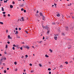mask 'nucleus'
I'll return each instance as SVG.
<instances>
[{"label":"nucleus","instance_id":"f257e3e1","mask_svg":"<svg viewBox=\"0 0 74 74\" xmlns=\"http://www.w3.org/2000/svg\"><path fill=\"white\" fill-rule=\"evenodd\" d=\"M55 36H55L54 37V38L55 39V40H57V36H57V35H55Z\"/></svg>","mask_w":74,"mask_h":74},{"label":"nucleus","instance_id":"f03ea898","mask_svg":"<svg viewBox=\"0 0 74 74\" xmlns=\"http://www.w3.org/2000/svg\"><path fill=\"white\" fill-rule=\"evenodd\" d=\"M24 47L25 48H27V49H29V47L28 46H25Z\"/></svg>","mask_w":74,"mask_h":74},{"label":"nucleus","instance_id":"7ed1b4c3","mask_svg":"<svg viewBox=\"0 0 74 74\" xmlns=\"http://www.w3.org/2000/svg\"><path fill=\"white\" fill-rule=\"evenodd\" d=\"M57 16H60V14H59V13H57Z\"/></svg>","mask_w":74,"mask_h":74},{"label":"nucleus","instance_id":"20e7f679","mask_svg":"<svg viewBox=\"0 0 74 74\" xmlns=\"http://www.w3.org/2000/svg\"><path fill=\"white\" fill-rule=\"evenodd\" d=\"M42 19L43 20H45V16H43V17L42 18Z\"/></svg>","mask_w":74,"mask_h":74},{"label":"nucleus","instance_id":"39448f33","mask_svg":"<svg viewBox=\"0 0 74 74\" xmlns=\"http://www.w3.org/2000/svg\"><path fill=\"white\" fill-rule=\"evenodd\" d=\"M1 9V11H4V10L3 7H2Z\"/></svg>","mask_w":74,"mask_h":74},{"label":"nucleus","instance_id":"423d86ee","mask_svg":"<svg viewBox=\"0 0 74 74\" xmlns=\"http://www.w3.org/2000/svg\"><path fill=\"white\" fill-rule=\"evenodd\" d=\"M40 16H42V13L41 12L40 13Z\"/></svg>","mask_w":74,"mask_h":74},{"label":"nucleus","instance_id":"0eeeda50","mask_svg":"<svg viewBox=\"0 0 74 74\" xmlns=\"http://www.w3.org/2000/svg\"><path fill=\"white\" fill-rule=\"evenodd\" d=\"M45 28L46 29H47V30H48V27L47 26H46L45 27Z\"/></svg>","mask_w":74,"mask_h":74},{"label":"nucleus","instance_id":"6e6552de","mask_svg":"<svg viewBox=\"0 0 74 74\" xmlns=\"http://www.w3.org/2000/svg\"><path fill=\"white\" fill-rule=\"evenodd\" d=\"M66 30H69V29H68V27H66Z\"/></svg>","mask_w":74,"mask_h":74},{"label":"nucleus","instance_id":"1a4fd4ad","mask_svg":"<svg viewBox=\"0 0 74 74\" xmlns=\"http://www.w3.org/2000/svg\"><path fill=\"white\" fill-rule=\"evenodd\" d=\"M18 34V31H16V32L15 34Z\"/></svg>","mask_w":74,"mask_h":74},{"label":"nucleus","instance_id":"9d476101","mask_svg":"<svg viewBox=\"0 0 74 74\" xmlns=\"http://www.w3.org/2000/svg\"><path fill=\"white\" fill-rule=\"evenodd\" d=\"M10 7L11 8H13V6L12 5H10Z\"/></svg>","mask_w":74,"mask_h":74},{"label":"nucleus","instance_id":"9b49d317","mask_svg":"<svg viewBox=\"0 0 74 74\" xmlns=\"http://www.w3.org/2000/svg\"><path fill=\"white\" fill-rule=\"evenodd\" d=\"M68 6H70L71 5V3H70L69 4H68Z\"/></svg>","mask_w":74,"mask_h":74},{"label":"nucleus","instance_id":"f8f14e48","mask_svg":"<svg viewBox=\"0 0 74 74\" xmlns=\"http://www.w3.org/2000/svg\"><path fill=\"white\" fill-rule=\"evenodd\" d=\"M69 47L68 48V49H70V48H71V46L70 45H69Z\"/></svg>","mask_w":74,"mask_h":74},{"label":"nucleus","instance_id":"ddd939ff","mask_svg":"<svg viewBox=\"0 0 74 74\" xmlns=\"http://www.w3.org/2000/svg\"><path fill=\"white\" fill-rule=\"evenodd\" d=\"M45 57H46L47 58H48V57H49V56H48V55H45Z\"/></svg>","mask_w":74,"mask_h":74},{"label":"nucleus","instance_id":"4468645a","mask_svg":"<svg viewBox=\"0 0 74 74\" xmlns=\"http://www.w3.org/2000/svg\"><path fill=\"white\" fill-rule=\"evenodd\" d=\"M0 24H1V25H3V23L2 22H0Z\"/></svg>","mask_w":74,"mask_h":74},{"label":"nucleus","instance_id":"2eb2a0df","mask_svg":"<svg viewBox=\"0 0 74 74\" xmlns=\"http://www.w3.org/2000/svg\"><path fill=\"white\" fill-rule=\"evenodd\" d=\"M6 48H8V45H6V47H5Z\"/></svg>","mask_w":74,"mask_h":74},{"label":"nucleus","instance_id":"dca6fc26","mask_svg":"<svg viewBox=\"0 0 74 74\" xmlns=\"http://www.w3.org/2000/svg\"><path fill=\"white\" fill-rule=\"evenodd\" d=\"M49 51H50L51 52H52V50H51V49H50L49 50Z\"/></svg>","mask_w":74,"mask_h":74},{"label":"nucleus","instance_id":"f3484780","mask_svg":"<svg viewBox=\"0 0 74 74\" xmlns=\"http://www.w3.org/2000/svg\"><path fill=\"white\" fill-rule=\"evenodd\" d=\"M14 63L15 65H16V64H17V62H15Z\"/></svg>","mask_w":74,"mask_h":74},{"label":"nucleus","instance_id":"a211bd4d","mask_svg":"<svg viewBox=\"0 0 74 74\" xmlns=\"http://www.w3.org/2000/svg\"><path fill=\"white\" fill-rule=\"evenodd\" d=\"M3 60H6V58H5V57L4 58H3Z\"/></svg>","mask_w":74,"mask_h":74},{"label":"nucleus","instance_id":"6ab92c4d","mask_svg":"<svg viewBox=\"0 0 74 74\" xmlns=\"http://www.w3.org/2000/svg\"><path fill=\"white\" fill-rule=\"evenodd\" d=\"M39 66L40 67H41V66H42V65L41 64H39Z\"/></svg>","mask_w":74,"mask_h":74},{"label":"nucleus","instance_id":"aec40b11","mask_svg":"<svg viewBox=\"0 0 74 74\" xmlns=\"http://www.w3.org/2000/svg\"><path fill=\"white\" fill-rule=\"evenodd\" d=\"M4 3H7V0H6L5 1H4Z\"/></svg>","mask_w":74,"mask_h":74},{"label":"nucleus","instance_id":"412c9836","mask_svg":"<svg viewBox=\"0 0 74 74\" xmlns=\"http://www.w3.org/2000/svg\"><path fill=\"white\" fill-rule=\"evenodd\" d=\"M65 63H66V64H68V62H65Z\"/></svg>","mask_w":74,"mask_h":74},{"label":"nucleus","instance_id":"4be33fe9","mask_svg":"<svg viewBox=\"0 0 74 74\" xmlns=\"http://www.w3.org/2000/svg\"><path fill=\"white\" fill-rule=\"evenodd\" d=\"M42 42V41H40L39 42V43H40H40H41V42Z\"/></svg>","mask_w":74,"mask_h":74},{"label":"nucleus","instance_id":"5701e85b","mask_svg":"<svg viewBox=\"0 0 74 74\" xmlns=\"http://www.w3.org/2000/svg\"><path fill=\"white\" fill-rule=\"evenodd\" d=\"M12 49L13 50H15V47H13V48H12Z\"/></svg>","mask_w":74,"mask_h":74},{"label":"nucleus","instance_id":"b1692460","mask_svg":"<svg viewBox=\"0 0 74 74\" xmlns=\"http://www.w3.org/2000/svg\"><path fill=\"white\" fill-rule=\"evenodd\" d=\"M10 37V36L9 35H8V38H9Z\"/></svg>","mask_w":74,"mask_h":74},{"label":"nucleus","instance_id":"393cba45","mask_svg":"<svg viewBox=\"0 0 74 74\" xmlns=\"http://www.w3.org/2000/svg\"><path fill=\"white\" fill-rule=\"evenodd\" d=\"M51 70V69L50 68L48 69V70H49V71H50V70Z\"/></svg>","mask_w":74,"mask_h":74},{"label":"nucleus","instance_id":"a878e982","mask_svg":"<svg viewBox=\"0 0 74 74\" xmlns=\"http://www.w3.org/2000/svg\"><path fill=\"white\" fill-rule=\"evenodd\" d=\"M64 16L63 15H62V19H64Z\"/></svg>","mask_w":74,"mask_h":74},{"label":"nucleus","instance_id":"bb28decb","mask_svg":"<svg viewBox=\"0 0 74 74\" xmlns=\"http://www.w3.org/2000/svg\"><path fill=\"white\" fill-rule=\"evenodd\" d=\"M23 10H24V9H23V8H22L21 9V11H23Z\"/></svg>","mask_w":74,"mask_h":74},{"label":"nucleus","instance_id":"cd10ccee","mask_svg":"<svg viewBox=\"0 0 74 74\" xmlns=\"http://www.w3.org/2000/svg\"><path fill=\"white\" fill-rule=\"evenodd\" d=\"M3 14H5V12H3Z\"/></svg>","mask_w":74,"mask_h":74},{"label":"nucleus","instance_id":"c85d7f7f","mask_svg":"<svg viewBox=\"0 0 74 74\" xmlns=\"http://www.w3.org/2000/svg\"><path fill=\"white\" fill-rule=\"evenodd\" d=\"M17 37L18 38H20V36H17Z\"/></svg>","mask_w":74,"mask_h":74},{"label":"nucleus","instance_id":"c756f323","mask_svg":"<svg viewBox=\"0 0 74 74\" xmlns=\"http://www.w3.org/2000/svg\"><path fill=\"white\" fill-rule=\"evenodd\" d=\"M24 12H26V10H24Z\"/></svg>","mask_w":74,"mask_h":74},{"label":"nucleus","instance_id":"7c9ffc66","mask_svg":"<svg viewBox=\"0 0 74 74\" xmlns=\"http://www.w3.org/2000/svg\"><path fill=\"white\" fill-rule=\"evenodd\" d=\"M47 33L48 34H49V31H48L47 32Z\"/></svg>","mask_w":74,"mask_h":74},{"label":"nucleus","instance_id":"2f4dec72","mask_svg":"<svg viewBox=\"0 0 74 74\" xmlns=\"http://www.w3.org/2000/svg\"><path fill=\"white\" fill-rule=\"evenodd\" d=\"M63 67V66H62V65H61L60 67V68H62V67Z\"/></svg>","mask_w":74,"mask_h":74},{"label":"nucleus","instance_id":"473e14b6","mask_svg":"<svg viewBox=\"0 0 74 74\" xmlns=\"http://www.w3.org/2000/svg\"><path fill=\"white\" fill-rule=\"evenodd\" d=\"M25 57L26 58H27V57H28V56H27V55H25Z\"/></svg>","mask_w":74,"mask_h":74},{"label":"nucleus","instance_id":"72a5a7b5","mask_svg":"<svg viewBox=\"0 0 74 74\" xmlns=\"http://www.w3.org/2000/svg\"><path fill=\"white\" fill-rule=\"evenodd\" d=\"M23 48H22V47H21L20 48V49L21 50H22Z\"/></svg>","mask_w":74,"mask_h":74},{"label":"nucleus","instance_id":"f704fd0d","mask_svg":"<svg viewBox=\"0 0 74 74\" xmlns=\"http://www.w3.org/2000/svg\"><path fill=\"white\" fill-rule=\"evenodd\" d=\"M62 35H63V36H64V33H62Z\"/></svg>","mask_w":74,"mask_h":74},{"label":"nucleus","instance_id":"c9c22d12","mask_svg":"<svg viewBox=\"0 0 74 74\" xmlns=\"http://www.w3.org/2000/svg\"><path fill=\"white\" fill-rule=\"evenodd\" d=\"M12 4H15V2H13Z\"/></svg>","mask_w":74,"mask_h":74},{"label":"nucleus","instance_id":"e433bc0d","mask_svg":"<svg viewBox=\"0 0 74 74\" xmlns=\"http://www.w3.org/2000/svg\"><path fill=\"white\" fill-rule=\"evenodd\" d=\"M4 73H6V71H4Z\"/></svg>","mask_w":74,"mask_h":74},{"label":"nucleus","instance_id":"4c0bfd02","mask_svg":"<svg viewBox=\"0 0 74 74\" xmlns=\"http://www.w3.org/2000/svg\"><path fill=\"white\" fill-rule=\"evenodd\" d=\"M38 15H39L38 14H36V16H38Z\"/></svg>","mask_w":74,"mask_h":74},{"label":"nucleus","instance_id":"58836bf2","mask_svg":"<svg viewBox=\"0 0 74 74\" xmlns=\"http://www.w3.org/2000/svg\"><path fill=\"white\" fill-rule=\"evenodd\" d=\"M26 33L27 34H28V32H27V31H26Z\"/></svg>","mask_w":74,"mask_h":74},{"label":"nucleus","instance_id":"ea45409f","mask_svg":"<svg viewBox=\"0 0 74 74\" xmlns=\"http://www.w3.org/2000/svg\"><path fill=\"white\" fill-rule=\"evenodd\" d=\"M13 47H16V45H13Z\"/></svg>","mask_w":74,"mask_h":74},{"label":"nucleus","instance_id":"a19ab883","mask_svg":"<svg viewBox=\"0 0 74 74\" xmlns=\"http://www.w3.org/2000/svg\"><path fill=\"white\" fill-rule=\"evenodd\" d=\"M49 74H51V72L50 71L49 72Z\"/></svg>","mask_w":74,"mask_h":74},{"label":"nucleus","instance_id":"79ce46f5","mask_svg":"<svg viewBox=\"0 0 74 74\" xmlns=\"http://www.w3.org/2000/svg\"><path fill=\"white\" fill-rule=\"evenodd\" d=\"M7 43L8 44H10V42H9V41H8V42Z\"/></svg>","mask_w":74,"mask_h":74},{"label":"nucleus","instance_id":"37998d69","mask_svg":"<svg viewBox=\"0 0 74 74\" xmlns=\"http://www.w3.org/2000/svg\"><path fill=\"white\" fill-rule=\"evenodd\" d=\"M8 16H10V14H8Z\"/></svg>","mask_w":74,"mask_h":74},{"label":"nucleus","instance_id":"c03bdc74","mask_svg":"<svg viewBox=\"0 0 74 74\" xmlns=\"http://www.w3.org/2000/svg\"><path fill=\"white\" fill-rule=\"evenodd\" d=\"M19 31H20L21 30V28H19Z\"/></svg>","mask_w":74,"mask_h":74},{"label":"nucleus","instance_id":"a18cd8bd","mask_svg":"<svg viewBox=\"0 0 74 74\" xmlns=\"http://www.w3.org/2000/svg\"><path fill=\"white\" fill-rule=\"evenodd\" d=\"M44 39H45V38L44 37V36H43V40H44Z\"/></svg>","mask_w":74,"mask_h":74},{"label":"nucleus","instance_id":"49530a36","mask_svg":"<svg viewBox=\"0 0 74 74\" xmlns=\"http://www.w3.org/2000/svg\"><path fill=\"white\" fill-rule=\"evenodd\" d=\"M16 30H18V28H16Z\"/></svg>","mask_w":74,"mask_h":74},{"label":"nucleus","instance_id":"de8ad7c7","mask_svg":"<svg viewBox=\"0 0 74 74\" xmlns=\"http://www.w3.org/2000/svg\"><path fill=\"white\" fill-rule=\"evenodd\" d=\"M29 65L30 66H32V64H30Z\"/></svg>","mask_w":74,"mask_h":74},{"label":"nucleus","instance_id":"09e8293b","mask_svg":"<svg viewBox=\"0 0 74 74\" xmlns=\"http://www.w3.org/2000/svg\"><path fill=\"white\" fill-rule=\"evenodd\" d=\"M42 27L43 28V29H44L45 28V27H44V26H42Z\"/></svg>","mask_w":74,"mask_h":74},{"label":"nucleus","instance_id":"8fccbe9b","mask_svg":"<svg viewBox=\"0 0 74 74\" xmlns=\"http://www.w3.org/2000/svg\"><path fill=\"white\" fill-rule=\"evenodd\" d=\"M9 38V39H12V38L10 37Z\"/></svg>","mask_w":74,"mask_h":74},{"label":"nucleus","instance_id":"3c124183","mask_svg":"<svg viewBox=\"0 0 74 74\" xmlns=\"http://www.w3.org/2000/svg\"><path fill=\"white\" fill-rule=\"evenodd\" d=\"M18 46H19V45H17L16 46V47H18Z\"/></svg>","mask_w":74,"mask_h":74},{"label":"nucleus","instance_id":"603ef678","mask_svg":"<svg viewBox=\"0 0 74 74\" xmlns=\"http://www.w3.org/2000/svg\"><path fill=\"white\" fill-rule=\"evenodd\" d=\"M3 66H5V63H3Z\"/></svg>","mask_w":74,"mask_h":74},{"label":"nucleus","instance_id":"864d4df0","mask_svg":"<svg viewBox=\"0 0 74 74\" xmlns=\"http://www.w3.org/2000/svg\"><path fill=\"white\" fill-rule=\"evenodd\" d=\"M3 16H5H5H5V14H3Z\"/></svg>","mask_w":74,"mask_h":74},{"label":"nucleus","instance_id":"5fc2aeb1","mask_svg":"<svg viewBox=\"0 0 74 74\" xmlns=\"http://www.w3.org/2000/svg\"><path fill=\"white\" fill-rule=\"evenodd\" d=\"M17 70H18V69H16L15 70V71H17Z\"/></svg>","mask_w":74,"mask_h":74},{"label":"nucleus","instance_id":"6e6d98bb","mask_svg":"<svg viewBox=\"0 0 74 74\" xmlns=\"http://www.w3.org/2000/svg\"><path fill=\"white\" fill-rule=\"evenodd\" d=\"M36 13H37V14H38V11H37V12H36Z\"/></svg>","mask_w":74,"mask_h":74},{"label":"nucleus","instance_id":"4d7b16f0","mask_svg":"<svg viewBox=\"0 0 74 74\" xmlns=\"http://www.w3.org/2000/svg\"><path fill=\"white\" fill-rule=\"evenodd\" d=\"M24 57V56H22L21 58H23Z\"/></svg>","mask_w":74,"mask_h":74},{"label":"nucleus","instance_id":"13d9d810","mask_svg":"<svg viewBox=\"0 0 74 74\" xmlns=\"http://www.w3.org/2000/svg\"><path fill=\"white\" fill-rule=\"evenodd\" d=\"M56 3H55L54 4V5H55V6H56Z\"/></svg>","mask_w":74,"mask_h":74},{"label":"nucleus","instance_id":"bf43d9fd","mask_svg":"<svg viewBox=\"0 0 74 74\" xmlns=\"http://www.w3.org/2000/svg\"><path fill=\"white\" fill-rule=\"evenodd\" d=\"M72 18L73 19H74V17L73 16L72 17Z\"/></svg>","mask_w":74,"mask_h":74},{"label":"nucleus","instance_id":"052dcab7","mask_svg":"<svg viewBox=\"0 0 74 74\" xmlns=\"http://www.w3.org/2000/svg\"><path fill=\"white\" fill-rule=\"evenodd\" d=\"M21 19H23V17H22L21 18Z\"/></svg>","mask_w":74,"mask_h":74},{"label":"nucleus","instance_id":"680f3d73","mask_svg":"<svg viewBox=\"0 0 74 74\" xmlns=\"http://www.w3.org/2000/svg\"><path fill=\"white\" fill-rule=\"evenodd\" d=\"M7 69L8 70H9V68H7Z\"/></svg>","mask_w":74,"mask_h":74},{"label":"nucleus","instance_id":"e2e57ef3","mask_svg":"<svg viewBox=\"0 0 74 74\" xmlns=\"http://www.w3.org/2000/svg\"><path fill=\"white\" fill-rule=\"evenodd\" d=\"M6 33H8V30H6Z\"/></svg>","mask_w":74,"mask_h":74},{"label":"nucleus","instance_id":"0e129e2a","mask_svg":"<svg viewBox=\"0 0 74 74\" xmlns=\"http://www.w3.org/2000/svg\"><path fill=\"white\" fill-rule=\"evenodd\" d=\"M2 56L1 54H0V56Z\"/></svg>","mask_w":74,"mask_h":74},{"label":"nucleus","instance_id":"69168bd1","mask_svg":"<svg viewBox=\"0 0 74 74\" xmlns=\"http://www.w3.org/2000/svg\"><path fill=\"white\" fill-rule=\"evenodd\" d=\"M49 64H51V62H49Z\"/></svg>","mask_w":74,"mask_h":74},{"label":"nucleus","instance_id":"338daca9","mask_svg":"<svg viewBox=\"0 0 74 74\" xmlns=\"http://www.w3.org/2000/svg\"><path fill=\"white\" fill-rule=\"evenodd\" d=\"M4 53H5V54H6L7 53H6V52H4Z\"/></svg>","mask_w":74,"mask_h":74},{"label":"nucleus","instance_id":"774afa93","mask_svg":"<svg viewBox=\"0 0 74 74\" xmlns=\"http://www.w3.org/2000/svg\"><path fill=\"white\" fill-rule=\"evenodd\" d=\"M53 25H55V23H53Z\"/></svg>","mask_w":74,"mask_h":74}]
</instances>
